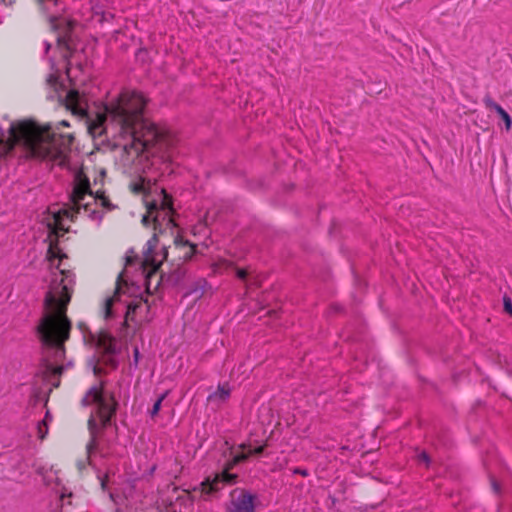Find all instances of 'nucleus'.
Returning <instances> with one entry per match:
<instances>
[{
  "label": "nucleus",
  "mask_w": 512,
  "mask_h": 512,
  "mask_svg": "<svg viewBox=\"0 0 512 512\" xmlns=\"http://www.w3.org/2000/svg\"><path fill=\"white\" fill-rule=\"evenodd\" d=\"M146 97L139 91L125 89L104 106V113L88 125L96 137L111 131L115 146L122 148L125 165L141 164L171 143L168 131L144 117Z\"/></svg>",
  "instance_id": "nucleus-1"
},
{
  "label": "nucleus",
  "mask_w": 512,
  "mask_h": 512,
  "mask_svg": "<svg viewBox=\"0 0 512 512\" xmlns=\"http://www.w3.org/2000/svg\"><path fill=\"white\" fill-rule=\"evenodd\" d=\"M124 268L118 274L116 280V288L114 296L105 299L102 313L105 320L115 319L118 314L117 310L113 308L117 301H120L122 294H128L134 297L133 300L128 302L125 307L123 325L128 326L127 322L135 321V316L145 310L147 313L150 310V305L147 298H143L142 288L148 295L153 294L152 280L158 276L160 267L162 265L158 258H124Z\"/></svg>",
  "instance_id": "nucleus-2"
},
{
  "label": "nucleus",
  "mask_w": 512,
  "mask_h": 512,
  "mask_svg": "<svg viewBox=\"0 0 512 512\" xmlns=\"http://www.w3.org/2000/svg\"><path fill=\"white\" fill-rule=\"evenodd\" d=\"M61 262L58 264L61 279H54L58 283V298L51 292H47L44 305L47 308H53L54 311L45 314L35 330L43 347L52 350V358L55 362L62 361L65 358V342L70 338L72 329L71 320L68 318L67 306L71 300L73 286L75 284V275L71 270L60 269Z\"/></svg>",
  "instance_id": "nucleus-3"
},
{
  "label": "nucleus",
  "mask_w": 512,
  "mask_h": 512,
  "mask_svg": "<svg viewBox=\"0 0 512 512\" xmlns=\"http://www.w3.org/2000/svg\"><path fill=\"white\" fill-rule=\"evenodd\" d=\"M59 126L69 127L70 124L62 120L52 129L49 125L40 126L31 120L13 123L9 129L10 140L12 144L23 143L37 157L49 158L63 166L67 162L74 135L58 132Z\"/></svg>",
  "instance_id": "nucleus-4"
},
{
  "label": "nucleus",
  "mask_w": 512,
  "mask_h": 512,
  "mask_svg": "<svg viewBox=\"0 0 512 512\" xmlns=\"http://www.w3.org/2000/svg\"><path fill=\"white\" fill-rule=\"evenodd\" d=\"M87 195L92 196L89 180L86 176L79 173L77 175V183L71 195L72 206L68 209L65 208L54 212L51 217L47 218L46 256H67L60 247V238L68 232L66 222L73 221L74 215L79 213L82 208L87 211L88 205L83 203Z\"/></svg>",
  "instance_id": "nucleus-5"
},
{
  "label": "nucleus",
  "mask_w": 512,
  "mask_h": 512,
  "mask_svg": "<svg viewBox=\"0 0 512 512\" xmlns=\"http://www.w3.org/2000/svg\"><path fill=\"white\" fill-rule=\"evenodd\" d=\"M163 199L160 205L156 202H150L147 204V214L143 216L142 223L148 226L150 222L153 224V236L147 241L142 256H153L154 249L158 244V232H162V220H167V225H173L174 220L172 215L174 213L172 198L163 189Z\"/></svg>",
  "instance_id": "nucleus-6"
},
{
  "label": "nucleus",
  "mask_w": 512,
  "mask_h": 512,
  "mask_svg": "<svg viewBox=\"0 0 512 512\" xmlns=\"http://www.w3.org/2000/svg\"><path fill=\"white\" fill-rule=\"evenodd\" d=\"M99 418V423L96 421L95 413L91 412L87 426L90 434V440L86 445V451L88 454V458L92 453H95L98 449L99 442L98 437L99 433L105 429L113 428L115 433L118 432V425L116 423V416H97Z\"/></svg>",
  "instance_id": "nucleus-7"
},
{
  "label": "nucleus",
  "mask_w": 512,
  "mask_h": 512,
  "mask_svg": "<svg viewBox=\"0 0 512 512\" xmlns=\"http://www.w3.org/2000/svg\"><path fill=\"white\" fill-rule=\"evenodd\" d=\"M96 409L93 411L96 416H116L119 409V401L113 392H108L101 383V389L98 397L94 400Z\"/></svg>",
  "instance_id": "nucleus-8"
},
{
  "label": "nucleus",
  "mask_w": 512,
  "mask_h": 512,
  "mask_svg": "<svg viewBox=\"0 0 512 512\" xmlns=\"http://www.w3.org/2000/svg\"><path fill=\"white\" fill-rule=\"evenodd\" d=\"M63 104L65 108L74 116H77L81 119L88 116L84 96L80 95L76 89H71L67 92L65 98L63 99Z\"/></svg>",
  "instance_id": "nucleus-9"
},
{
  "label": "nucleus",
  "mask_w": 512,
  "mask_h": 512,
  "mask_svg": "<svg viewBox=\"0 0 512 512\" xmlns=\"http://www.w3.org/2000/svg\"><path fill=\"white\" fill-rule=\"evenodd\" d=\"M98 346L108 356L105 364L112 369H117L118 361L113 356L119 352V349L116 345L115 338L109 334H102L98 339Z\"/></svg>",
  "instance_id": "nucleus-10"
},
{
  "label": "nucleus",
  "mask_w": 512,
  "mask_h": 512,
  "mask_svg": "<svg viewBox=\"0 0 512 512\" xmlns=\"http://www.w3.org/2000/svg\"><path fill=\"white\" fill-rule=\"evenodd\" d=\"M255 499L256 495L243 489L237 497L232 499L229 510L230 512H255Z\"/></svg>",
  "instance_id": "nucleus-11"
},
{
  "label": "nucleus",
  "mask_w": 512,
  "mask_h": 512,
  "mask_svg": "<svg viewBox=\"0 0 512 512\" xmlns=\"http://www.w3.org/2000/svg\"><path fill=\"white\" fill-rule=\"evenodd\" d=\"M186 273V268L180 263H177L176 266L171 268L168 272L161 271L159 279L154 286V290H157L160 283L164 280L172 286L179 285L184 280Z\"/></svg>",
  "instance_id": "nucleus-12"
},
{
  "label": "nucleus",
  "mask_w": 512,
  "mask_h": 512,
  "mask_svg": "<svg viewBox=\"0 0 512 512\" xmlns=\"http://www.w3.org/2000/svg\"><path fill=\"white\" fill-rule=\"evenodd\" d=\"M209 289H211V286L208 281L205 278L200 277L187 287V291L184 296L187 297L195 294L196 299H200Z\"/></svg>",
  "instance_id": "nucleus-13"
},
{
  "label": "nucleus",
  "mask_w": 512,
  "mask_h": 512,
  "mask_svg": "<svg viewBox=\"0 0 512 512\" xmlns=\"http://www.w3.org/2000/svg\"><path fill=\"white\" fill-rule=\"evenodd\" d=\"M231 396V388L228 383L218 385V388L213 393L209 394L207 401L210 403H216L220 405L229 400Z\"/></svg>",
  "instance_id": "nucleus-14"
},
{
  "label": "nucleus",
  "mask_w": 512,
  "mask_h": 512,
  "mask_svg": "<svg viewBox=\"0 0 512 512\" xmlns=\"http://www.w3.org/2000/svg\"><path fill=\"white\" fill-rule=\"evenodd\" d=\"M73 363L69 361L67 365H54L49 359L43 358L42 359V367L45 369V371L53 376L60 377L62 373L64 372L66 367H71Z\"/></svg>",
  "instance_id": "nucleus-15"
},
{
  "label": "nucleus",
  "mask_w": 512,
  "mask_h": 512,
  "mask_svg": "<svg viewBox=\"0 0 512 512\" xmlns=\"http://www.w3.org/2000/svg\"><path fill=\"white\" fill-rule=\"evenodd\" d=\"M130 191L135 195L147 194L150 189V181H146L143 177L132 181L129 184Z\"/></svg>",
  "instance_id": "nucleus-16"
},
{
  "label": "nucleus",
  "mask_w": 512,
  "mask_h": 512,
  "mask_svg": "<svg viewBox=\"0 0 512 512\" xmlns=\"http://www.w3.org/2000/svg\"><path fill=\"white\" fill-rule=\"evenodd\" d=\"M100 389H101V385L100 386H97V385L91 386L87 390V392L85 393L83 398L81 399V405L83 407H88V406L94 405V400L98 397Z\"/></svg>",
  "instance_id": "nucleus-17"
},
{
  "label": "nucleus",
  "mask_w": 512,
  "mask_h": 512,
  "mask_svg": "<svg viewBox=\"0 0 512 512\" xmlns=\"http://www.w3.org/2000/svg\"><path fill=\"white\" fill-rule=\"evenodd\" d=\"M219 482L216 478V476L213 478V479H210V478H206L202 483H201V486H202V491L205 493V494H208V495H212L214 493H216L220 488H219Z\"/></svg>",
  "instance_id": "nucleus-18"
},
{
  "label": "nucleus",
  "mask_w": 512,
  "mask_h": 512,
  "mask_svg": "<svg viewBox=\"0 0 512 512\" xmlns=\"http://www.w3.org/2000/svg\"><path fill=\"white\" fill-rule=\"evenodd\" d=\"M228 470L229 469L227 468L226 470H224L221 473L216 475V478L219 483H222V484H235L236 483L238 476L236 474L230 473Z\"/></svg>",
  "instance_id": "nucleus-19"
},
{
  "label": "nucleus",
  "mask_w": 512,
  "mask_h": 512,
  "mask_svg": "<svg viewBox=\"0 0 512 512\" xmlns=\"http://www.w3.org/2000/svg\"><path fill=\"white\" fill-rule=\"evenodd\" d=\"M167 395H168V391H165L154 402L152 408L149 410V414H150L151 418L154 419L159 414V411L161 410V407H162V402L167 397Z\"/></svg>",
  "instance_id": "nucleus-20"
},
{
  "label": "nucleus",
  "mask_w": 512,
  "mask_h": 512,
  "mask_svg": "<svg viewBox=\"0 0 512 512\" xmlns=\"http://www.w3.org/2000/svg\"><path fill=\"white\" fill-rule=\"evenodd\" d=\"M94 199L99 200L101 206H103L104 208H106L108 210H112L114 208V206L110 202L109 198L104 194V192H101V193L97 192Z\"/></svg>",
  "instance_id": "nucleus-21"
},
{
  "label": "nucleus",
  "mask_w": 512,
  "mask_h": 512,
  "mask_svg": "<svg viewBox=\"0 0 512 512\" xmlns=\"http://www.w3.org/2000/svg\"><path fill=\"white\" fill-rule=\"evenodd\" d=\"M249 458V454L238 453L233 456L231 462L228 465V469H232L235 465L245 462Z\"/></svg>",
  "instance_id": "nucleus-22"
},
{
  "label": "nucleus",
  "mask_w": 512,
  "mask_h": 512,
  "mask_svg": "<svg viewBox=\"0 0 512 512\" xmlns=\"http://www.w3.org/2000/svg\"><path fill=\"white\" fill-rule=\"evenodd\" d=\"M417 462L419 464H424L426 468H429L432 463V459L426 451H421L417 455Z\"/></svg>",
  "instance_id": "nucleus-23"
},
{
  "label": "nucleus",
  "mask_w": 512,
  "mask_h": 512,
  "mask_svg": "<svg viewBox=\"0 0 512 512\" xmlns=\"http://www.w3.org/2000/svg\"><path fill=\"white\" fill-rule=\"evenodd\" d=\"M483 103L485 105V107L489 110H494V111H498L500 108H502L499 104H497L491 96L489 95H486L484 96L483 98Z\"/></svg>",
  "instance_id": "nucleus-24"
},
{
  "label": "nucleus",
  "mask_w": 512,
  "mask_h": 512,
  "mask_svg": "<svg viewBox=\"0 0 512 512\" xmlns=\"http://www.w3.org/2000/svg\"><path fill=\"white\" fill-rule=\"evenodd\" d=\"M497 114L504 121L506 129L509 130L511 128V125H512V119H511L510 115L503 108H500L497 111Z\"/></svg>",
  "instance_id": "nucleus-25"
},
{
  "label": "nucleus",
  "mask_w": 512,
  "mask_h": 512,
  "mask_svg": "<svg viewBox=\"0 0 512 512\" xmlns=\"http://www.w3.org/2000/svg\"><path fill=\"white\" fill-rule=\"evenodd\" d=\"M236 277L244 282L248 281L250 271L247 268H236Z\"/></svg>",
  "instance_id": "nucleus-26"
},
{
  "label": "nucleus",
  "mask_w": 512,
  "mask_h": 512,
  "mask_svg": "<svg viewBox=\"0 0 512 512\" xmlns=\"http://www.w3.org/2000/svg\"><path fill=\"white\" fill-rule=\"evenodd\" d=\"M38 429V437L40 439H44L45 436L48 434V425L45 423V421H41L37 425Z\"/></svg>",
  "instance_id": "nucleus-27"
},
{
  "label": "nucleus",
  "mask_w": 512,
  "mask_h": 512,
  "mask_svg": "<svg viewBox=\"0 0 512 512\" xmlns=\"http://www.w3.org/2000/svg\"><path fill=\"white\" fill-rule=\"evenodd\" d=\"M503 310L512 316V300L509 296L504 295L503 297Z\"/></svg>",
  "instance_id": "nucleus-28"
},
{
  "label": "nucleus",
  "mask_w": 512,
  "mask_h": 512,
  "mask_svg": "<svg viewBox=\"0 0 512 512\" xmlns=\"http://www.w3.org/2000/svg\"><path fill=\"white\" fill-rule=\"evenodd\" d=\"M490 483H491V488H492L493 492L496 495H500L501 494L500 483L493 476L490 477Z\"/></svg>",
  "instance_id": "nucleus-29"
},
{
  "label": "nucleus",
  "mask_w": 512,
  "mask_h": 512,
  "mask_svg": "<svg viewBox=\"0 0 512 512\" xmlns=\"http://www.w3.org/2000/svg\"><path fill=\"white\" fill-rule=\"evenodd\" d=\"M293 474L301 475L303 477L309 476V471L306 468L295 467L292 470Z\"/></svg>",
  "instance_id": "nucleus-30"
},
{
  "label": "nucleus",
  "mask_w": 512,
  "mask_h": 512,
  "mask_svg": "<svg viewBox=\"0 0 512 512\" xmlns=\"http://www.w3.org/2000/svg\"><path fill=\"white\" fill-rule=\"evenodd\" d=\"M265 448V445L257 446L250 452V455L261 456L264 454Z\"/></svg>",
  "instance_id": "nucleus-31"
},
{
  "label": "nucleus",
  "mask_w": 512,
  "mask_h": 512,
  "mask_svg": "<svg viewBox=\"0 0 512 512\" xmlns=\"http://www.w3.org/2000/svg\"><path fill=\"white\" fill-rule=\"evenodd\" d=\"M139 359H140V352H139V349L137 347H135L133 350V362L131 363V365H134V367L136 368L138 365Z\"/></svg>",
  "instance_id": "nucleus-32"
},
{
  "label": "nucleus",
  "mask_w": 512,
  "mask_h": 512,
  "mask_svg": "<svg viewBox=\"0 0 512 512\" xmlns=\"http://www.w3.org/2000/svg\"><path fill=\"white\" fill-rule=\"evenodd\" d=\"M330 310L334 313H341L344 308L341 305L334 303L330 305Z\"/></svg>",
  "instance_id": "nucleus-33"
},
{
  "label": "nucleus",
  "mask_w": 512,
  "mask_h": 512,
  "mask_svg": "<svg viewBox=\"0 0 512 512\" xmlns=\"http://www.w3.org/2000/svg\"><path fill=\"white\" fill-rule=\"evenodd\" d=\"M190 251L186 253L185 256H194L197 253V246L194 244H190Z\"/></svg>",
  "instance_id": "nucleus-34"
},
{
  "label": "nucleus",
  "mask_w": 512,
  "mask_h": 512,
  "mask_svg": "<svg viewBox=\"0 0 512 512\" xmlns=\"http://www.w3.org/2000/svg\"><path fill=\"white\" fill-rule=\"evenodd\" d=\"M99 478H100L101 488L103 490H106L107 489L108 476L105 475L104 477H99Z\"/></svg>",
  "instance_id": "nucleus-35"
},
{
  "label": "nucleus",
  "mask_w": 512,
  "mask_h": 512,
  "mask_svg": "<svg viewBox=\"0 0 512 512\" xmlns=\"http://www.w3.org/2000/svg\"><path fill=\"white\" fill-rule=\"evenodd\" d=\"M58 43H59V44H63V45H65V47H66L67 49L69 48V46H68V40H67L66 36L59 37V38H58Z\"/></svg>",
  "instance_id": "nucleus-36"
},
{
  "label": "nucleus",
  "mask_w": 512,
  "mask_h": 512,
  "mask_svg": "<svg viewBox=\"0 0 512 512\" xmlns=\"http://www.w3.org/2000/svg\"><path fill=\"white\" fill-rule=\"evenodd\" d=\"M93 373H94V375L99 376V375H101L103 373V369L98 367L97 365H94L93 366Z\"/></svg>",
  "instance_id": "nucleus-37"
},
{
  "label": "nucleus",
  "mask_w": 512,
  "mask_h": 512,
  "mask_svg": "<svg viewBox=\"0 0 512 512\" xmlns=\"http://www.w3.org/2000/svg\"><path fill=\"white\" fill-rule=\"evenodd\" d=\"M40 2V4L42 5H46V4H52V5H56V0H38Z\"/></svg>",
  "instance_id": "nucleus-38"
},
{
  "label": "nucleus",
  "mask_w": 512,
  "mask_h": 512,
  "mask_svg": "<svg viewBox=\"0 0 512 512\" xmlns=\"http://www.w3.org/2000/svg\"><path fill=\"white\" fill-rule=\"evenodd\" d=\"M48 419L51 420V415H50L49 411L46 412L45 418L42 421H45V423H47Z\"/></svg>",
  "instance_id": "nucleus-39"
},
{
  "label": "nucleus",
  "mask_w": 512,
  "mask_h": 512,
  "mask_svg": "<svg viewBox=\"0 0 512 512\" xmlns=\"http://www.w3.org/2000/svg\"><path fill=\"white\" fill-rule=\"evenodd\" d=\"M168 255V251L166 248L163 249V256H167Z\"/></svg>",
  "instance_id": "nucleus-40"
},
{
  "label": "nucleus",
  "mask_w": 512,
  "mask_h": 512,
  "mask_svg": "<svg viewBox=\"0 0 512 512\" xmlns=\"http://www.w3.org/2000/svg\"><path fill=\"white\" fill-rule=\"evenodd\" d=\"M48 260H51V263L53 262V260H55L56 258H52V257H49L47 258ZM60 261L63 259V258H58Z\"/></svg>",
  "instance_id": "nucleus-41"
},
{
  "label": "nucleus",
  "mask_w": 512,
  "mask_h": 512,
  "mask_svg": "<svg viewBox=\"0 0 512 512\" xmlns=\"http://www.w3.org/2000/svg\"><path fill=\"white\" fill-rule=\"evenodd\" d=\"M60 384V381L58 380L56 383L53 384L54 387H58Z\"/></svg>",
  "instance_id": "nucleus-42"
},
{
  "label": "nucleus",
  "mask_w": 512,
  "mask_h": 512,
  "mask_svg": "<svg viewBox=\"0 0 512 512\" xmlns=\"http://www.w3.org/2000/svg\"><path fill=\"white\" fill-rule=\"evenodd\" d=\"M68 27H69V30L72 29V24L70 22L68 23Z\"/></svg>",
  "instance_id": "nucleus-43"
}]
</instances>
